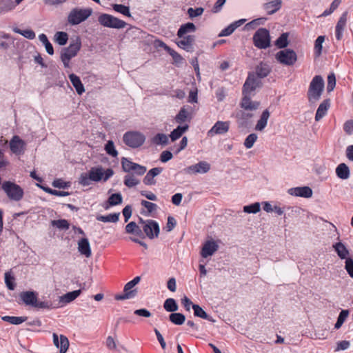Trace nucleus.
<instances>
[{
  "mask_svg": "<svg viewBox=\"0 0 353 353\" xmlns=\"http://www.w3.org/2000/svg\"><path fill=\"white\" fill-rule=\"evenodd\" d=\"M114 174L112 169L104 170L101 166L92 168L88 172L81 173L79 177V183L82 186L90 185L92 182L106 181Z\"/></svg>",
  "mask_w": 353,
  "mask_h": 353,
  "instance_id": "obj_1",
  "label": "nucleus"
},
{
  "mask_svg": "<svg viewBox=\"0 0 353 353\" xmlns=\"http://www.w3.org/2000/svg\"><path fill=\"white\" fill-rule=\"evenodd\" d=\"M324 90V80L320 75H316L311 81L308 91L307 99L310 103H316L321 98Z\"/></svg>",
  "mask_w": 353,
  "mask_h": 353,
  "instance_id": "obj_2",
  "label": "nucleus"
},
{
  "mask_svg": "<svg viewBox=\"0 0 353 353\" xmlns=\"http://www.w3.org/2000/svg\"><path fill=\"white\" fill-rule=\"evenodd\" d=\"M81 47V42L79 37L73 39L68 47L63 48L61 52V59L65 68L70 66V61L74 57Z\"/></svg>",
  "mask_w": 353,
  "mask_h": 353,
  "instance_id": "obj_3",
  "label": "nucleus"
},
{
  "mask_svg": "<svg viewBox=\"0 0 353 353\" xmlns=\"http://www.w3.org/2000/svg\"><path fill=\"white\" fill-rule=\"evenodd\" d=\"M1 189L6 193L8 198L14 201H21L24 195L23 188L10 181H6L1 185Z\"/></svg>",
  "mask_w": 353,
  "mask_h": 353,
  "instance_id": "obj_4",
  "label": "nucleus"
},
{
  "mask_svg": "<svg viewBox=\"0 0 353 353\" xmlns=\"http://www.w3.org/2000/svg\"><path fill=\"white\" fill-rule=\"evenodd\" d=\"M92 13L91 8H74L68 15V22L72 26L79 25L88 19Z\"/></svg>",
  "mask_w": 353,
  "mask_h": 353,
  "instance_id": "obj_5",
  "label": "nucleus"
},
{
  "mask_svg": "<svg viewBox=\"0 0 353 353\" xmlns=\"http://www.w3.org/2000/svg\"><path fill=\"white\" fill-rule=\"evenodd\" d=\"M145 141V135L139 131H128L123 136V143L131 148L141 147Z\"/></svg>",
  "mask_w": 353,
  "mask_h": 353,
  "instance_id": "obj_6",
  "label": "nucleus"
},
{
  "mask_svg": "<svg viewBox=\"0 0 353 353\" xmlns=\"http://www.w3.org/2000/svg\"><path fill=\"white\" fill-rule=\"evenodd\" d=\"M98 21L103 27L110 28L122 29L127 26L124 21L109 14H101L99 17Z\"/></svg>",
  "mask_w": 353,
  "mask_h": 353,
  "instance_id": "obj_7",
  "label": "nucleus"
},
{
  "mask_svg": "<svg viewBox=\"0 0 353 353\" xmlns=\"http://www.w3.org/2000/svg\"><path fill=\"white\" fill-rule=\"evenodd\" d=\"M275 58L280 63L288 66L293 65L297 61L296 53L289 48L279 51Z\"/></svg>",
  "mask_w": 353,
  "mask_h": 353,
  "instance_id": "obj_8",
  "label": "nucleus"
},
{
  "mask_svg": "<svg viewBox=\"0 0 353 353\" xmlns=\"http://www.w3.org/2000/svg\"><path fill=\"white\" fill-rule=\"evenodd\" d=\"M253 42L259 49H265L270 46L269 31L265 28L259 29L253 36Z\"/></svg>",
  "mask_w": 353,
  "mask_h": 353,
  "instance_id": "obj_9",
  "label": "nucleus"
},
{
  "mask_svg": "<svg viewBox=\"0 0 353 353\" xmlns=\"http://www.w3.org/2000/svg\"><path fill=\"white\" fill-rule=\"evenodd\" d=\"M141 280L140 276H136L134 277L132 281L127 283L123 289V294H117L115 296L116 300H125V299H129L131 298H133L136 294L137 290H132V288L139 283Z\"/></svg>",
  "mask_w": 353,
  "mask_h": 353,
  "instance_id": "obj_10",
  "label": "nucleus"
},
{
  "mask_svg": "<svg viewBox=\"0 0 353 353\" xmlns=\"http://www.w3.org/2000/svg\"><path fill=\"white\" fill-rule=\"evenodd\" d=\"M121 165L124 172H133L138 176L143 175L147 170L145 166L134 163L125 157L122 158Z\"/></svg>",
  "mask_w": 353,
  "mask_h": 353,
  "instance_id": "obj_11",
  "label": "nucleus"
},
{
  "mask_svg": "<svg viewBox=\"0 0 353 353\" xmlns=\"http://www.w3.org/2000/svg\"><path fill=\"white\" fill-rule=\"evenodd\" d=\"M261 80L254 73H250L243 88V94H252V92L261 85Z\"/></svg>",
  "mask_w": 353,
  "mask_h": 353,
  "instance_id": "obj_12",
  "label": "nucleus"
},
{
  "mask_svg": "<svg viewBox=\"0 0 353 353\" xmlns=\"http://www.w3.org/2000/svg\"><path fill=\"white\" fill-rule=\"evenodd\" d=\"M141 223L142 224L144 232L148 238L152 239L159 236V226L155 221H143L141 219Z\"/></svg>",
  "mask_w": 353,
  "mask_h": 353,
  "instance_id": "obj_13",
  "label": "nucleus"
},
{
  "mask_svg": "<svg viewBox=\"0 0 353 353\" xmlns=\"http://www.w3.org/2000/svg\"><path fill=\"white\" fill-rule=\"evenodd\" d=\"M9 145L10 150L16 155L23 154L26 149V142L17 135L12 137Z\"/></svg>",
  "mask_w": 353,
  "mask_h": 353,
  "instance_id": "obj_14",
  "label": "nucleus"
},
{
  "mask_svg": "<svg viewBox=\"0 0 353 353\" xmlns=\"http://www.w3.org/2000/svg\"><path fill=\"white\" fill-rule=\"evenodd\" d=\"M210 170V164L203 161L185 168L184 169V172L188 174H205Z\"/></svg>",
  "mask_w": 353,
  "mask_h": 353,
  "instance_id": "obj_15",
  "label": "nucleus"
},
{
  "mask_svg": "<svg viewBox=\"0 0 353 353\" xmlns=\"http://www.w3.org/2000/svg\"><path fill=\"white\" fill-rule=\"evenodd\" d=\"M52 339L54 345L59 349V353H66L70 345L68 339L63 334L58 336L53 333Z\"/></svg>",
  "mask_w": 353,
  "mask_h": 353,
  "instance_id": "obj_16",
  "label": "nucleus"
},
{
  "mask_svg": "<svg viewBox=\"0 0 353 353\" xmlns=\"http://www.w3.org/2000/svg\"><path fill=\"white\" fill-rule=\"evenodd\" d=\"M230 128L229 121H217L212 128L208 132V136L212 137L215 134H223L228 132Z\"/></svg>",
  "mask_w": 353,
  "mask_h": 353,
  "instance_id": "obj_17",
  "label": "nucleus"
},
{
  "mask_svg": "<svg viewBox=\"0 0 353 353\" xmlns=\"http://www.w3.org/2000/svg\"><path fill=\"white\" fill-rule=\"evenodd\" d=\"M348 12H344L340 17L336 27H335V37L338 41H340L343 38V32L346 27L347 21Z\"/></svg>",
  "mask_w": 353,
  "mask_h": 353,
  "instance_id": "obj_18",
  "label": "nucleus"
},
{
  "mask_svg": "<svg viewBox=\"0 0 353 353\" xmlns=\"http://www.w3.org/2000/svg\"><path fill=\"white\" fill-rule=\"evenodd\" d=\"M290 195L310 198L312 196V190L308 186L292 188L288 190Z\"/></svg>",
  "mask_w": 353,
  "mask_h": 353,
  "instance_id": "obj_19",
  "label": "nucleus"
},
{
  "mask_svg": "<svg viewBox=\"0 0 353 353\" xmlns=\"http://www.w3.org/2000/svg\"><path fill=\"white\" fill-rule=\"evenodd\" d=\"M241 102V107L245 110L253 111L258 109L260 105V102L256 101H252L250 97L252 94H243Z\"/></svg>",
  "mask_w": 353,
  "mask_h": 353,
  "instance_id": "obj_20",
  "label": "nucleus"
},
{
  "mask_svg": "<svg viewBox=\"0 0 353 353\" xmlns=\"http://www.w3.org/2000/svg\"><path fill=\"white\" fill-rule=\"evenodd\" d=\"M179 38L181 40L176 41V45L187 52H192L193 50V43L195 40L194 36L187 35Z\"/></svg>",
  "mask_w": 353,
  "mask_h": 353,
  "instance_id": "obj_21",
  "label": "nucleus"
},
{
  "mask_svg": "<svg viewBox=\"0 0 353 353\" xmlns=\"http://www.w3.org/2000/svg\"><path fill=\"white\" fill-rule=\"evenodd\" d=\"M218 248L219 245L214 241H207L203 245L201 255L203 258H207L213 255Z\"/></svg>",
  "mask_w": 353,
  "mask_h": 353,
  "instance_id": "obj_22",
  "label": "nucleus"
},
{
  "mask_svg": "<svg viewBox=\"0 0 353 353\" xmlns=\"http://www.w3.org/2000/svg\"><path fill=\"white\" fill-rule=\"evenodd\" d=\"M81 293V290H74L72 292H70L66 293L64 295H62L59 297V304L60 305L57 306L59 307H63L65 305L68 303H70V302L73 301L74 299H76Z\"/></svg>",
  "mask_w": 353,
  "mask_h": 353,
  "instance_id": "obj_23",
  "label": "nucleus"
},
{
  "mask_svg": "<svg viewBox=\"0 0 353 353\" xmlns=\"http://www.w3.org/2000/svg\"><path fill=\"white\" fill-rule=\"evenodd\" d=\"M265 3L263 7L268 14H272L277 12L281 8V0H264Z\"/></svg>",
  "mask_w": 353,
  "mask_h": 353,
  "instance_id": "obj_24",
  "label": "nucleus"
},
{
  "mask_svg": "<svg viewBox=\"0 0 353 353\" xmlns=\"http://www.w3.org/2000/svg\"><path fill=\"white\" fill-rule=\"evenodd\" d=\"M22 301L26 305H31L32 307L36 305V301L37 299V294L33 291H26L23 292L19 295Z\"/></svg>",
  "mask_w": 353,
  "mask_h": 353,
  "instance_id": "obj_25",
  "label": "nucleus"
},
{
  "mask_svg": "<svg viewBox=\"0 0 353 353\" xmlns=\"http://www.w3.org/2000/svg\"><path fill=\"white\" fill-rule=\"evenodd\" d=\"M78 251L81 254L89 258L92 255L90 243L86 238L80 239L78 242Z\"/></svg>",
  "mask_w": 353,
  "mask_h": 353,
  "instance_id": "obj_26",
  "label": "nucleus"
},
{
  "mask_svg": "<svg viewBox=\"0 0 353 353\" xmlns=\"http://www.w3.org/2000/svg\"><path fill=\"white\" fill-rule=\"evenodd\" d=\"M330 107V100L329 99L323 100L317 108L315 120L316 121H320L327 112Z\"/></svg>",
  "mask_w": 353,
  "mask_h": 353,
  "instance_id": "obj_27",
  "label": "nucleus"
},
{
  "mask_svg": "<svg viewBox=\"0 0 353 353\" xmlns=\"http://www.w3.org/2000/svg\"><path fill=\"white\" fill-rule=\"evenodd\" d=\"M270 113L269 112V110H265L261 117H260V119L258 120L256 125H255V130L256 131H263L265 127L267 126V124H268V121L270 118Z\"/></svg>",
  "mask_w": 353,
  "mask_h": 353,
  "instance_id": "obj_28",
  "label": "nucleus"
},
{
  "mask_svg": "<svg viewBox=\"0 0 353 353\" xmlns=\"http://www.w3.org/2000/svg\"><path fill=\"white\" fill-rule=\"evenodd\" d=\"M333 248L334 249L340 259H347L350 258V252L343 243H336L335 244L333 245Z\"/></svg>",
  "mask_w": 353,
  "mask_h": 353,
  "instance_id": "obj_29",
  "label": "nucleus"
},
{
  "mask_svg": "<svg viewBox=\"0 0 353 353\" xmlns=\"http://www.w3.org/2000/svg\"><path fill=\"white\" fill-rule=\"evenodd\" d=\"M188 128L189 125L188 124L179 125L176 128L174 129L171 132L169 137L170 138L171 141L174 142L179 139L183 135V134L187 132Z\"/></svg>",
  "mask_w": 353,
  "mask_h": 353,
  "instance_id": "obj_30",
  "label": "nucleus"
},
{
  "mask_svg": "<svg viewBox=\"0 0 353 353\" xmlns=\"http://www.w3.org/2000/svg\"><path fill=\"white\" fill-rule=\"evenodd\" d=\"M271 69L267 63H261L256 68V72L254 73L259 79L266 77L270 72Z\"/></svg>",
  "mask_w": 353,
  "mask_h": 353,
  "instance_id": "obj_31",
  "label": "nucleus"
},
{
  "mask_svg": "<svg viewBox=\"0 0 353 353\" xmlns=\"http://www.w3.org/2000/svg\"><path fill=\"white\" fill-rule=\"evenodd\" d=\"M336 174L341 179H347L350 177V169L345 163H340L336 168Z\"/></svg>",
  "mask_w": 353,
  "mask_h": 353,
  "instance_id": "obj_32",
  "label": "nucleus"
},
{
  "mask_svg": "<svg viewBox=\"0 0 353 353\" xmlns=\"http://www.w3.org/2000/svg\"><path fill=\"white\" fill-rule=\"evenodd\" d=\"M69 79H70L72 85L75 88L77 92L79 94H81L82 93H83L85 92L84 87L78 76H77L74 74H70L69 75Z\"/></svg>",
  "mask_w": 353,
  "mask_h": 353,
  "instance_id": "obj_33",
  "label": "nucleus"
},
{
  "mask_svg": "<svg viewBox=\"0 0 353 353\" xmlns=\"http://www.w3.org/2000/svg\"><path fill=\"white\" fill-rule=\"evenodd\" d=\"M196 26L193 23H187L185 24L182 25L177 32L178 37H181L183 36H187L188 33L194 32L196 31Z\"/></svg>",
  "mask_w": 353,
  "mask_h": 353,
  "instance_id": "obj_34",
  "label": "nucleus"
},
{
  "mask_svg": "<svg viewBox=\"0 0 353 353\" xmlns=\"http://www.w3.org/2000/svg\"><path fill=\"white\" fill-rule=\"evenodd\" d=\"M192 309L194 316L208 320L212 323L215 322V320L210 316L199 305H192Z\"/></svg>",
  "mask_w": 353,
  "mask_h": 353,
  "instance_id": "obj_35",
  "label": "nucleus"
},
{
  "mask_svg": "<svg viewBox=\"0 0 353 353\" xmlns=\"http://www.w3.org/2000/svg\"><path fill=\"white\" fill-rule=\"evenodd\" d=\"M190 114L184 107L181 108L174 118L175 121L179 124H183L185 121H190Z\"/></svg>",
  "mask_w": 353,
  "mask_h": 353,
  "instance_id": "obj_36",
  "label": "nucleus"
},
{
  "mask_svg": "<svg viewBox=\"0 0 353 353\" xmlns=\"http://www.w3.org/2000/svg\"><path fill=\"white\" fill-rule=\"evenodd\" d=\"M169 137L163 133L157 134L152 139V142L156 145H165L168 143Z\"/></svg>",
  "mask_w": 353,
  "mask_h": 353,
  "instance_id": "obj_37",
  "label": "nucleus"
},
{
  "mask_svg": "<svg viewBox=\"0 0 353 353\" xmlns=\"http://www.w3.org/2000/svg\"><path fill=\"white\" fill-rule=\"evenodd\" d=\"M119 215H120L119 213L109 214L106 216L98 215L97 216V219L98 221L105 222V223H106V222L116 223L119 221Z\"/></svg>",
  "mask_w": 353,
  "mask_h": 353,
  "instance_id": "obj_38",
  "label": "nucleus"
},
{
  "mask_svg": "<svg viewBox=\"0 0 353 353\" xmlns=\"http://www.w3.org/2000/svg\"><path fill=\"white\" fill-rule=\"evenodd\" d=\"M169 319L174 325H181L184 323L185 316L181 313L173 312L170 314Z\"/></svg>",
  "mask_w": 353,
  "mask_h": 353,
  "instance_id": "obj_39",
  "label": "nucleus"
},
{
  "mask_svg": "<svg viewBox=\"0 0 353 353\" xmlns=\"http://www.w3.org/2000/svg\"><path fill=\"white\" fill-rule=\"evenodd\" d=\"M1 319L6 322H8L12 325H19L25 322L27 320L26 316H4L1 317Z\"/></svg>",
  "mask_w": 353,
  "mask_h": 353,
  "instance_id": "obj_40",
  "label": "nucleus"
},
{
  "mask_svg": "<svg viewBox=\"0 0 353 353\" xmlns=\"http://www.w3.org/2000/svg\"><path fill=\"white\" fill-rule=\"evenodd\" d=\"M163 307L167 312H171L177 311L179 308L176 301L172 298H169L165 301Z\"/></svg>",
  "mask_w": 353,
  "mask_h": 353,
  "instance_id": "obj_41",
  "label": "nucleus"
},
{
  "mask_svg": "<svg viewBox=\"0 0 353 353\" xmlns=\"http://www.w3.org/2000/svg\"><path fill=\"white\" fill-rule=\"evenodd\" d=\"M140 183L139 179L133 174H127L124 178V184L128 188H132Z\"/></svg>",
  "mask_w": 353,
  "mask_h": 353,
  "instance_id": "obj_42",
  "label": "nucleus"
},
{
  "mask_svg": "<svg viewBox=\"0 0 353 353\" xmlns=\"http://www.w3.org/2000/svg\"><path fill=\"white\" fill-rule=\"evenodd\" d=\"M39 39L44 45L46 52L50 55H52L54 54V49L47 36L45 34H41L39 35Z\"/></svg>",
  "mask_w": 353,
  "mask_h": 353,
  "instance_id": "obj_43",
  "label": "nucleus"
},
{
  "mask_svg": "<svg viewBox=\"0 0 353 353\" xmlns=\"http://www.w3.org/2000/svg\"><path fill=\"white\" fill-rule=\"evenodd\" d=\"M106 153L112 157H117L118 156V151L116 150L114 143L112 141L109 140L105 145L104 148Z\"/></svg>",
  "mask_w": 353,
  "mask_h": 353,
  "instance_id": "obj_44",
  "label": "nucleus"
},
{
  "mask_svg": "<svg viewBox=\"0 0 353 353\" xmlns=\"http://www.w3.org/2000/svg\"><path fill=\"white\" fill-rule=\"evenodd\" d=\"M13 31L19 34L28 39H33L35 38V33L30 29L21 30L18 28H13Z\"/></svg>",
  "mask_w": 353,
  "mask_h": 353,
  "instance_id": "obj_45",
  "label": "nucleus"
},
{
  "mask_svg": "<svg viewBox=\"0 0 353 353\" xmlns=\"http://www.w3.org/2000/svg\"><path fill=\"white\" fill-rule=\"evenodd\" d=\"M112 8L114 11L121 13L126 17H131L130 8L128 6L122 4H113Z\"/></svg>",
  "mask_w": 353,
  "mask_h": 353,
  "instance_id": "obj_46",
  "label": "nucleus"
},
{
  "mask_svg": "<svg viewBox=\"0 0 353 353\" xmlns=\"http://www.w3.org/2000/svg\"><path fill=\"white\" fill-rule=\"evenodd\" d=\"M4 277H5V283L6 285L7 288L10 290H14L16 285L14 282V277L12 275L11 272L10 271L6 272L4 274Z\"/></svg>",
  "mask_w": 353,
  "mask_h": 353,
  "instance_id": "obj_47",
  "label": "nucleus"
},
{
  "mask_svg": "<svg viewBox=\"0 0 353 353\" xmlns=\"http://www.w3.org/2000/svg\"><path fill=\"white\" fill-rule=\"evenodd\" d=\"M68 39V35L65 32H57L54 35V41L60 46L66 44Z\"/></svg>",
  "mask_w": 353,
  "mask_h": 353,
  "instance_id": "obj_48",
  "label": "nucleus"
},
{
  "mask_svg": "<svg viewBox=\"0 0 353 353\" xmlns=\"http://www.w3.org/2000/svg\"><path fill=\"white\" fill-rule=\"evenodd\" d=\"M125 231L129 234H134L137 235L141 234V230L135 222H130L125 226Z\"/></svg>",
  "mask_w": 353,
  "mask_h": 353,
  "instance_id": "obj_49",
  "label": "nucleus"
},
{
  "mask_svg": "<svg viewBox=\"0 0 353 353\" xmlns=\"http://www.w3.org/2000/svg\"><path fill=\"white\" fill-rule=\"evenodd\" d=\"M275 45L279 48H284L288 45V34L283 33L276 41Z\"/></svg>",
  "mask_w": 353,
  "mask_h": 353,
  "instance_id": "obj_50",
  "label": "nucleus"
},
{
  "mask_svg": "<svg viewBox=\"0 0 353 353\" xmlns=\"http://www.w3.org/2000/svg\"><path fill=\"white\" fill-rule=\"evenodd\" d=\"M261 210V205L259 203L256 202L251 205H245L243 207V211L248 214H256Z\"/></svg>",
  "mask_w": 353,
  "mask_h": 353,
  "instance_id": "obj_51",
  "label": "nucleus"
},
{
  "mask_svg": "<svg viewBox=\"0 0 353 353\" xmlns=\"http://www.w3.org/2000/svg\"><path fill=\"white\" fill-rule=\"evenodd\" d=\"M258 136L255 133L249 134L244 141V146L247 149H250L253 147L254 143L256 141Z\"/></svg>",
  "mask_w": 353,
  "mask_h": 353,
  "instance_id": "obj_52",
  "label": "nucleus"
},
{
  "mask_svg": "<svg viewBox=\"0 0 353 353\" xmlns=\"http://www.w3.org/2000/svg\"><path fill=\"white\" fill-rule=\"evenodd\" d=\"M52 226L57 227L60 230H68L69 229V223L65 219L53 220L51 221Z\"/></svg>",
  "mask_w": 353,
  "mask_h": 353,
  "instance_id": "obj_53",
  "label": "nucleus"
},
{
  "mask_svg": "<svg viewBox=\"0 0 353 353\" xmlns=\"http://www.w3.org/2000/svg\"><path fill=\"white\" fill-rule=\"evenodd\" d=\"M325 41V37L324 36H319L317 37V39L315 41L314 43V52L316 56H319L321 54L322 52V44Z\"/></svg>",
  "mask_w": 353,
  "mask_h": 353,
  "instance_id": "obj_54",
  "label": "nucleus"
},
{
  "mask_svg": "<svg viewBox=\"0 0 353 353\" xmlns=\"http://www.w3.org/2000/svg\"><path fill=\"white\" fill-rule=\"evenodd\" d=\"M265 20H266L265 18H259V19H254L245 25V28L247 30L254 29L257 26H259L260 25H263L265 23Z\"/></svg>",
  "mask_w": 353,
  "mask_h": 353,
  "instance_id": "obj_55",
  "label": "nucleus"
},
{
  "mask_svg": "<svg viewBox=\"0 0 353 353\" xmlns=\"http://www.w3.org/2000/svg\"><path fill=\"white\" fill-rule=\"evenodd\" d=\"M253 114L249 112H246L245 111H239L236 114V118L239 122L243 125L244 124L248 119L252 117Z\"/></svg>",
  "mask_w": 353,
  "mask_h": 353,
  "instance_id": "obj_56",
  "label": "nucleus"
},
{
  "mask_svg": "<svg viewBox=\"0 0 353 353\" xmlns=\"http://www.w3.org/2000/svg\"><path fill=\"white\" fill-rule=\"evenodd\" d=\"M122 202V196L120 193L112 194L108 199L109 205H117Z\"/></svg>",
  "mask_w": 353,
  "mask_h": 353,
  "instance_id": "obj_57",
  "label": "nucleus"
},
{
  "mask_svg": "<svg viewBox=\"0 0 353 353\" xmlns=\"http://www.w3.org/2000/svg\"><path fill=\"white\" fill-rule=\"evenodd\" d=\"M204 9L201 7L196 8H189L188 9V14L189 15V17L191 19L202 15Z\"/></svg>",
  "mask_w": 353,
  "mask_h": 353,
  "instance_id": "obj_58",
  "label": "nucleus"
},
{
  "mask_svg": "<svg viewBox=\"0 0 353 353\" xmlns=\"http://www.w3.org/2000/svg\"><path fill=\"white\" fill-rule=\"evenodd\" d=\"M336 85V77L334 73H330L327 77V91L332 92Z\"/></svg>",
  "mask_w": 353,
  "mask_h": 353,
  "instance_id": "obj_59",
  "label": "nucleus"
},
{
  "mask_svg": "<svg viewBox=\"0 0 353 353\" xmlns=\"http://www.w3.org/2000/svg\"><path fill=\"white\" fill-rule=\"evenodd\" d=\"M141 204L143 206H144L148 210V212H150V213L156 210L157 208V204L150 202V201H145V200H142L141 202Z\"/></svg>",
  "mask_w": 353,
  "mask_h": 353,
  "instance_id": "obj_60",
  "label": "nucleus"
},
{
  "mask_svg": "<svg viewBox=\"0 0 353 353\" xmlns=\"http://www.w3.org/2000/svg\"><path fill=\"white\" fill-rule=\"evenodd\" d=\"M345 269L350 275V277L353 278V259L351 258L345 259Z\"/></svg>",
  "mask_w": 353,
  "mask_h": 353,
  "instance_id": "obj_61",
  "label": "nucleus"
},
{
  "mask_svg": "<svg viewBox=\"0 0 353 353\" xmlns=\"http://www.w3.org/2000/svg\"><path fill=\"white\" fill-rule=\"evenodd\" d=\"M172 157H173V155L171 152L165 150L161 152V156H160V160L161 162L165 163V162H168V161H170V159H172Z\"/></svg>",
  "mask_w": 353,
  "mask_h": 353,
  "instance_id": "obj_62",
  "label": "nucleus"
},
{
  "mask_svg": "<svg viewBox=\"0 0 353 353\" xmlns=\"http://www.w3.org/2000/svg\"><path fill=\"white\" fill-rule=\"evenodd\" d=\"M176 222L175 219L172 216H168V222H167L165 229L166 230L167 232H170L176 226Z\"/></svg>",
  "mask_w": 353,
  "mask_h": 353,
  "instance_id": "obj_63",
  "label": "nucleus"
},
{
  "mask_svg": "<svg viewBox=\"0 0 353 353\" xmlns=\"http://www.w3.org/2000/svg\"><path fill=\"white\" fill-rule=\"evenodd\" d=\"M343 130L349 135L353 134V120L347 121L343 125Z\"/></svg>",
  "mask_w": 353,
  "mask_h": 353,
  "instance_id": "obj_64",
  "label": "nucleus"
}]
</instances>
